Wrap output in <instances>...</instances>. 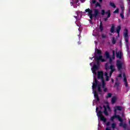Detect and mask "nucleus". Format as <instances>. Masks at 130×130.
<instances>
[{"instance_id": "obj_1", "label": "nucleus", "mask_w": 130, "mask_h": 130, "mask_svg": "<svg viewBox=\"0 0 130 130\" xmlns=\"http://www.w3.org/2000/svg\"><path fill=\"white\" fill-rule=\"evenodd\" d=\"M103 108L104 109V111H102L101 110H99L98 111V109H99V108L96 107V109H95V111L97 114L96 115L99 117H100L101 120L102 121H104V122H106L107 119H106V118H105V117H104L103 116V115H102V113H105V115L108 116V115H109V114L108 113V112L107 111V109H108V110H110V107L109 106V105H107V107H106V106L104 105Z\"/></svg>"}, {"instance_id": "obj_2", "label": "nucleus", "mask_w": 130, "mask_h": 130, "mask_svg": "<svg viewBox=\"0 0 130 130\" xmlns=\"http://www.w3.org/2000/svg\"><path fill=\"white\" fill-rule=\"evenodd\" d=\"M115 118H117L120 122L119 123V126L123 127L125 130H127V124L125 123H123V119L120 117L119 115H114L113 116L111 117V120L113 121Z\"/></svg>"}, {"instance_id": "obj_3", "label": "nucleus", "mask_w": 130, "mask_h": 130, "mask_svg": "<svg viewBox=\"0 0 130 130\" xmlns=\"http://www.w3.org/2000/svg\"><path fill=\"white\" fill-rule=\"evenodd\" d=\"M85 13H88V16L89 17L91 20H93V17L97 18L98 16H100V13H99V10L98 9L94 10V14H93V10H90L89 8L85 10Z\"/></svg>"}, {"instance_id": "obj_4", "label": "nucleus", "mask_w": 130, "mask_h": 130, "mask_svg": "<svg viewBox=\"0 0 130 130\" xmlns=\"http://www.w3.org/2000/svg\"><path fill=\"white\" fill-rule=\"evenodd\" d=\"M109 63L107 62L105 64V70L106 71H108V70H111L110 72V76L111 77L112 76V74H113L114 72H115V68H114V65L113 64H111L110 67L109 66Z\"/></svg>"}, {"instance_id": "obj_5", "label": "nucleus", "mask_w": 130, "mask_h": 130, "mask_svg": "<svg viewBox=\"0 0 130 130\" xmlns=\"http://www.w3.org/2000/svg\"><path fill=\"white\" fill-rule=\"evenodd\" d=\"M123 36L125 39V41L126 43V46L127 48H128L129 47V42H128V30L127 28L124 29V32L123 35Z\"/></svg>"}, {"instance_id": "obj_6", "label": "nucleus", "mask_w": 130, "mask_h": 130, "mask_svg": "<svg viewBox=\"0 0 130 130\" xmlns=\"http://www.w3.org/2000/svg\"><path fill=\"white\" fill-rule=\"evenodd\" d=\"M116 67L117 68L118 71H120L122 69V62L119 60L116 61Z\"/></svg>"}, {"instance_id": "obj_7", "label": "nucleus", "mask_w": 130, "mask_h": 130, "mask_svg": "<svg viewBox=\"0 0 130 130\" xmlns=\"http://www.w3.org/2000/svg\"><path fill=\"white\" fill-rule=\"evenodd\" d=\"M98 70H99V67L96 65V64H94L91 69L93 74H94V75H97V72H96V71Z\"/></svg>"}, {"instance_id": "obj_8", "label": "nucleus", "mask_w": 130, "mask_h": 130, "mask_svg": "<svg viewBox=\"0 0 130 130\" xmlns=\"http://www.w3.org/2000/svg\"><path fill=\"white\" fill-rule=\"evenodd\" d=\"M95 60H101L102 62L106 61V59L103 58V56L100 55L98 56L97 55L95 56Z\"/></svg>"}, {"instance_id": "obj_9", "label": "nucleus", "mask_w": 130, "mask_h": 130, "mask_svg": "<svg viewBox=\"0 0 130 130\" xmlns=\"http://www.w3.org/2000/svg\"><path fill=\"white\" fill-rule=\"evenodd\" d=\"M104 74L103 71H98V79H101V81L104 80V77H103Z\"/></svg>"}, {"instance_id": "obj_10", "label": "nucleus", "mask_w": 130, "mask_h": 130, "mask_svg": "<svg viewBox=\"0 0 130 130\" xmlns=\"http://www.w3.org/2000/svg\"><path fill=\"white\" fill-rule=\"evenodd\" d=\"M106 14L107 15V18H104V21L105 22L107 21V20H108L109 18H110V16H111V13L110 12V10H108L106 12Z\"/></svg>"}, {"instance_id": "obj_11", "label": "nucleus", "mask_w": 130, "mask_h": 130, "mask_svg": "<svg viewBox=\"0 0 130 130\" xmlns=\"http://www.w3.org/2000/svg\"><path fill=\"white\" fill-rule=\"evenodd\" d=\"M94 97L96 99L97 102H99V101H100V99H99V94H98L97 90H94Z\"/></svg>"}, {"instance_id": "obj_12", "label": "nucleus", "mask_w": 130, "mask_h": 130, "mask_svg": "<svg viewBox=\"0 0 130 130\" xmlns=\"http://www.w3.org/2000/svg\"><path fill=\"white\" fill-rule=\"evenodd\" d=\"M98 80H97V79L95 77L94 78V83H93L92 85V89H95V88H96V87L98 86Z\"/></svg>"}, {"instance_id": "obj_13", "label": "nucleus", "mask_w": 130, "mask_h": 130, "mask_svg": "<svg viewBox=\"0 0 130 130\" xmlns=\"http://www.w3.org/2000/svg\"><path fill=\"white\" fill-rule=\"evenodd\" d=\"M114 30H115V25L114 24H112L110 30L111 33H115L116 31H115Z\"/></svg>"}, {"instance_id": "obj_14", "label": "nucleus", "mask_w": 130, "mask_h": 130, "mask_svg": "<svg viewBox=\"0 0 130 130\" xmlns=\"http://www.w3.org/2000/svg\"><path fill=\"white\" fill-rule=\"evenodd\" d=\"M99 29H100L101 32H102L104 30V27H103V24H102V21L100 20Z\"/></svg>"}, {"instance_id": "obj_15", "label": "nucleus", "mask_w": 130, "mask_h": 130, "mask_svg": "<svg viewBox=\"0 0 130 130\" xmlns=\"http://www.w3.org/2000/svg\"><path fill=\"white\" fill-rule=\"evenodd\" d=\"M120 30H121V26H120V25H119L117 27L116 29V33H117L118 36H119Z\"/></svg>"}, {"instance_id": "obj_16", "label": "nucleus", "mask_w": 130, "mask_h": 130, "mask_svg": "<svg viewBox=\"0 0 130 130\" xmlns=\"http://www.w3.org/2000/svg\"><path fill=\"white\" fill-rule=\"evenodd\" d=\"M115 109H116V110H118L119 111H121L122 110V107L119 106H117L114 107Z\"/></svg>"}, {"instance_id": "obj_17", "label": "nucleus", "mask_w": 130, "mask_h": 130, "mask_svg": "<svg viewBox=\"0 0 130 130\" xmlns=\"http://www.w3.org/2000/svg\"><path fill=\"white\" fill-rule=\"evenodd\" d=\"M116 98L115 96H113V98H112L111 100V103L112 104H114V103H115V102H116Z\"/></svg>"}, {"instance_id": "obj_18", "label": "nucleus", "mask_w": 130, "mask_h": 130, "mask_svg": "<svg viewBox=\"0 0 130 130\" xmlns=\"http://www.w3.org/2000/svg\"><path fill=\"white\" fill-rule=\"evenodd\" d=\"M98 91L100 93H101L102 92V89H101V85H100V84H99L98 85Z\"/></svg>"}, {"instance_id": "obj_19", "label": "nucleus", "mask_w": 130, "mask_h": 130, "mask_svg": "<svg viewBox=\"0 0 130 130\" xmlns=\"http://www.w3.org/2000/svg\"><path fill=\"white\" fill-rule=\"evenodd\" d=\"M123 77L124 78L123 81L124 83H126L127 82V79H126V76H125V73H123Z\"/></svg>"}, {"instance_id": "obj_20", "label": "nucleus", "mask_w": 130, "mask_h": 130, "mask_svg": "<svg viewBox=\"0 0 130 130\" xmlns=\"http://www.w3.org/2000/svg\"><path fill=\"white\" fill-rule=\"evenodd\" d=\"M110 6L112 7V8H116V6H115V4H114V3H112L111 2H110Z\"/></svg>"}, {"instance_id": "obj_21", "label": "nucleus", "mask_w": 130, "mask_h": 130, "mask_svg": "<svg viewBox=\"0 0 130 130\" xmlns=\"http://www.w3.org/2000/svg\"><path fill=\"white\" fill-rule=\"evenodd\" d=\"M120 9L121 10L122 13H124V6L123 5H120Z\"/></svg>"}, {"instance_id": "obj_22", "label": "nucleus", "mask_w": 130, "mask_h": 130, "mask_svg": "<svg viewBox=\"0 0 130 130\" xmlns=\"http://www.w3.org/2000/svg\"><path fill=\"white\" fill-rule=\"evenodd\" d=\"M107 58H110V55L109 54V52L106 51L105 53Z\"/></svg>"}, {"instance_id": "obj_23", "label": "nucleus", "mask_w": 130, "mask_h": 130, "mask_svg": "<svg viewBox=\"0 0 130 130\" xmlns=\"http://www.w3.org/2000/svg\"><path fill=\"white\" fill-rule=\"evenodd\" d=\"M102 88H105V80H102Z\"/></svg>"}, {"instance_id": "obj_24", "label": "nucleus", "mask_w": 130, "mask_h": 130, "mask_svg": "<svg viewBox=\"0 0 130 130\" xmlns=\"http://www.w3.org/2000/svg\"><path fill=\"white\" fill-rule=\"evenodd\" d=\"M116 57L121 58V53L120 54L119 52H116Z\"/></svg>"}, {"instance_id": "obj_25", "label": "nucleus", "mask_w": 130, "mask_h": 130, "mask_svg": "<svg viewBox=\"0 0 130 130\" xmlns=\"http://www.w3.org/2000/svg\"><path fill=\"white\" fill-rule=\"evenodd\" d=\"M112 96V94L111 93H108L107 94V96H106V98L107 99V98H111Z\"/></svg>"}, {"instance_id": "obj_26", "label": "nucleus", "mask_w": 130, "mask_h": 130, "mask_svg": "<svg viewBox=\"0 0 130 130\" xmlns=\"http://www.w3.org/2000/svg\"><path fill=\"white\" fill-rule=\"evenodd\" d=\"M96 52L99 55H101L102 54V51H101V50L97 49Z\"/></svg>"}, {"instance_id": "obj_27", "label": "nucleus", "mask_w": 130, "mask_h": 130, "mask_svg": "<svg viewBox=\"0 0 130 130\" xmlns=\"http://www.w3.org/2000/svg\"><path fill=\"white\" fill-rule=\"evenodd\" d=\"M114 87H116L117 88L119 87V82H116L115 85H114Z\"/></svg>"}, {"instance_id": "obj_28", "label": "nucleus", "mask_w": 130, "mask_h": 130, "mask_svg": "<svg viewBox=\"0 0 130 130\" xmlns=\"http://www.w3.org/2000/svg\"><path fill=\"white\" fill-rule=\"evenodd\" d=\"M112 43V44H115V43H116V40L114 38V37L113 38Z\"/></svg>"}, {"instance_id": "obj_29", "label": "nucleus", "mask_w": 130, "mask_h": 130, "mask_svg": "<svg viewBox=\"0 0 130 130\" xmlns=\"http://www.w3.org/2000/svg\"><path fill=\"white\" fill-rule=\"evenodd\" d=\"M115 127H116V124H115V123H113L112 124V128H113V129H114Z\"/></svg>"}, {"instance_id": "obj_30", "label": "nucleus", "mask_w": 130, "mask_h": 130, "mask_svg": "<svg viewBox=\"0 0 130 130\" xmlns=\"http://www.w3.org/2000/svg\"><path fill=\"white\" fill-rule=\"evenodd\" d=\"M119 13V9L117 8L116 10L114 11V14H118Z\"/></svg>"}, {"instance_id": "obj_31", "label": "nucleus", "mask_w": 130, "mask_h": 130, "mask_svg": "<svg viewBox=\"0 0 130 130\" xmlns=\"http://www.w3.org/2000/svg\"><path fill=\"white\" fill-rule=\"evenodd\" d=\"M97 7H99V8H101V5L100 4V3L97 2L95 4V7L97 8Z\"/></svg>"}, {"instance_id": "obj_32", "label": "nucleus", "mask_w": 130, "mask_h": 130, "mask_svg": "<svg viewBox=\"0 0 130 130\" xmlns=\"http://www.w3.org/2000/svg\"><path fill=\"white\" fill-rule=\"evenodd\" d=\"M124 12H121V13H120V16L121 17V18H122V19H124V15H123Z\"/></svg>"}, {"instance_id": "obj_33", "label": "nucleus", "mask_w": 130, "mask_h": 130, "mask_svg": "<svg viewBox=\"0 0 130 130\" xmlns=\"http://www.w3.org/2000/svg\"><path fill=\"white\" fill-rule=\"evenodd\" d=\"M113 59H115V52L114 50H113V55H112Z\"/></svg>"}, {"instance_id": "obj_34", "label": "nucleus", "mask_w": 130, "mask_h": 130, "mask_svg": "<svg viewBox=\"0 0 130 130\" xmlns=\"http://www.w3.org/2000/svg\"><path fill=\"white\" fill-rule=\"evenodd\" d=\"M101 14H102V16H104V15H105V14H106V12H105V10H102Z\"/></svg>"}, {"instance_id": "obj_35", "label": "nucleus", "mask_w": 130, "mask_h": 130, "mask_svg": "<svg viewBox=\"0 0 130 130\" xmlns=\"http://www.w3.org/2000/svg\"><path fill=\"white\" fill-rule=\"evenodd\" d=\"M109 58H110L109 63H111V64H113V61H112V58H111V57H110Z\"/></svg>"}, {"instance_id": "obj_36", "label": "nucleus", "mask_w": 130, "mask_h": 130, "mask_svg": "<svg viewBox=\"0 0 130 130\" xmlns=\"http://www.w3.org/2000/svg\"><path fill=\"white\" fill-rule=\"evenodd\" d=\"M129 15H130V5L128 9V13L127 14V17H128L129 16Z\"/></svg>"}, {"instance_id": "obj_37", "label": "nucleus", "mask_w": 130, "mask_h": 130, "mask_svg": "<svg viewBox=\"0 0 130 130\" xmlns=\"http://www.w3.org/2000/svg\"><path fill=\"white\" fill-rule=\"evenodd\" d=\"M114 115H116V113H117V110L115 109V108H114Z\"/></svg>"}, {"instance_id": "obj_38", "label": "nucleus", "mask_w": 130, "mask_h": 130, "mask_svg": "<svg viewBox=\"0 0 130 130\" xmlns=\"http://www.w3.org/2000/svg\"><path fill=\"white\" fill-rule=\"evenodd\" d=\"M96 61H97L96 63H97V65L96 66H98L99 67L100 64V62L99 61H100V60H95Z\"/></svg>"}, {"instance_id": "obj_39", "label": "nucleus", "mask_w": 130, "mask_h": 130, "mask_svg": "<svg viewBox=\"0 0 130 130\" xmlns=\"http://www.w3.org/2000/svg\"><path fill=\"white\" fill-rule=\"evenodd\" d=\"M102 38H106V35H104V34H102Z\"/></svg>"}, {"instance_id": "obj_40", "label": "nucleus", "mask_w": 130, "mask_h": 130, "mask_svg": "<svg viewBox=\"0 0 130 130\" xmlns=\"http://www.w3.org/2000/svg\"><path fill=\"white\" fill-rule=\"evenodd\" d=\"M103 89H104V92H107V88L105 87L103 88Z\"/></svg>"}, {"instance_id": "obj_41", "label": "nucleus", "mask_w": 130, "mask_h": 130, "mask_svg": "<svg viewBox=\"0 0 130 130\" xmlns=\"http://www.w3.org/2000/svg\"><path fill=\"white\" fill-rule=\"evenodd\" d=\"M121 77H122V74H121H121H119L118 76V78H121Z\"/></svg>"}, {"instance_id": "obj_42", "label": "nucleus", "mask_w": 130, "mask_h": 130, "mask_svg": "<svg viewBox=\"0 0 130 130\" xmlns=\"http://www.w3.org/2000/svg\"><path fill=\"white\" fill-rule=\"evenodd\" d=\"M106 81H109V76H106Z\"/></svg>"}, {"instance_id": "obj_43", "label": "nucleus", "mask_w": 130, "mask_h": 130, "mask_svg": "<svg viewBox=\"0 0 130 130\" xmlns=\"http://www.w3.org/2000/svg\"><path fill=\"white\" fill-rule=\"evenodd\" d=\"M91 3L92 4H95L96 3V0H92Z\"/></svg>"}, {"instance_id": "obj_44", "label": "nucleus", "mask_w": 130, "mask_h": 130, "mask_svg": "<svg viewBox=\"0 0 130 130\" xmlns=\"http://www.w3.org/2000/svg\"><path fill=\"white\" fill-rule=\"evenodd\" d=\"M124 83H125V87H126L127 88V87H128L127 82H124Z\"/></svg>"}, {"instance_id": "obj_45", "label": "nucleus", "mask_w": 130, "mask_h": 130, "mask_svg": "<svg viewBox=\"0 0 130 130\" xmlns=\"http://www.w3.org/2000/svg\"><path fill=\"white\" fill-rule=\"evenodd\" d=\"M105 76H106V77H108V73H107V72H105Z\"/></svg>"}, {"instance_id": "obj_46", "label": "nucleus", "mask_w": 130, "mask_h": 130, "mask_svg": "<svg viewBox=\"0 0 130 130\" xmlns=\"http://www.w3.org/2000/svg\"><path fill=\"white\" fill-rule=\"evenodd\" d=\"M106 125H110V122L108 121L107 123H106Z\"/></svg>"}, {"instance_id": "obj_47", "label": "nucleus", "mask_w": 130, "mask_h": 130, "mask_svg": "<svg viewBox=\"0 0 130 130\" xmlns=\"http://www.w3.org/2000/svg\"><path fill=\"white\" fill-rule=\"evenodd\" d=\"M80 2L82 3H85V0H80Z\"/></svg>"}, {"instance_id": "obj_48", "label": "nucleus", "mask_w": 130, "mask_h": 130, "mask_svg": "<svg viewBox=\"0 0 130 130\" xmlns=\"http://www.w3.org/2000/svg\"><path fill=\"white\" fill-rule=\"evenodd\" d=\"M111 82L112 83H114V80H113V79H111Z\"/></svg>"}, {"instance_id": "obj_49", "label": "nucleus", "mask_w": 130, "mask_h": 130, "mask_svg": "<svg viewBox=\"0 0 130 130\" xmlns=\"http://www.w3.org/2000/svg\"><path fill=\"white\" fill-rule=\"evenodd\" d=\"M99 108H100V109H101V110H101V109H102V108H103V107H101V106H100Z\"/></svg>"}, {"instance_id": "obj_50", "label": "nucleus", "mask_w": 130, "mask_h": 130, "mask_svg": "<svg viewBox=\"0 0 130 130\" xmlns=\"http://www.w3.org/2000/svg\"><path fill=\"white\" fill-rule=\"evenodd\" d=\"M74 18H75V19H78V16H74Z\"/></svg>"}, {"instance_id": "obj_51", "label": "nucleus", "mask_w": 130, "mask_h": 130, "mask_svg": "<svg viewBox=\"0 0 130 130\" xmlns=\"http://www.w3.org/2000/svg\"><path fill=\"white\" fill-rule=\"evenodd\" d=\"M100 3H102V0H99Z\"/></svg>"}, {"instance_id": "obj_52", "label": "nucleus", "mask_w": 130, "mask_h": 130, "mask_svg": "<svg viewBox=\"0 0 130 130\" xmlns=\"http://www.w3.org/2000/svg\"><path fill=\"white\" fill-rule=\"evenodd\" d=\"M128 5H130V2L128 1Z\"/></svg>"}, {"instance_id": "obj_53", "label": "nucleus", "mask_w": 130, "mask_h": 130, "mask_svg": "<svg viewBox=\"0 0 130 130\" xmlns=\"http://www.w3.org/2000/svg\"><path fill=\"white\" fill-rule=\"evenodd\" d=\"M78 44H81V42H78Z\"/></svg>"}, {"instance_id": "obj_54", "label": "nucleus", "mask_w": 130, "mask_h": 130, "mask_svg": "<svg viewBox=\"0 0 130 130\" xmlns=\"http://www.w3.org/2000/svg\"><path fill=\"white\" fill-rule=\"evenodd\" d=\"M90 59H93V57L92 58L90 57Z\"/></svg>"}, {"instance_id": "obj_55", "label": "nucleus", "mask_w": 130, "mask_h": 130, "mask_svg": "<svg viewBox=\"0 0 130 130\" xmlns=\"http://www.w3.org/2000/svg\"><path fill=\"white\" fill-rule=\"evenodd\" d=\"M90 66H92V63H90Z\"/></svg>"}, {"instance_id": "obj_56", "label": "nucleus", "mask_w": 130, "mask_h": 130, "mask_svg": "<svg viewBox=\"0 0 130 130\" xmlns=\"http://www.w3.org/2000/svg\"><path fill=\"white\" fill-rule=\"evenodd\" d=\"M77 15H78V12H76Z\"/></svg>"}, {"instance_id": "obj_57", "label": "nucleus", "mask_w": 130, "mask_h": 130, "mask_svg": "<svg viewBox=\"0 0 130 130\" xmlns=\"http://www.w3.org/2000/svg\"><path fill=\"white\" fill-rule=\"evenodd\" d=\"M128 2H130V0H128Z\"/></svg>"}]
</instances>
